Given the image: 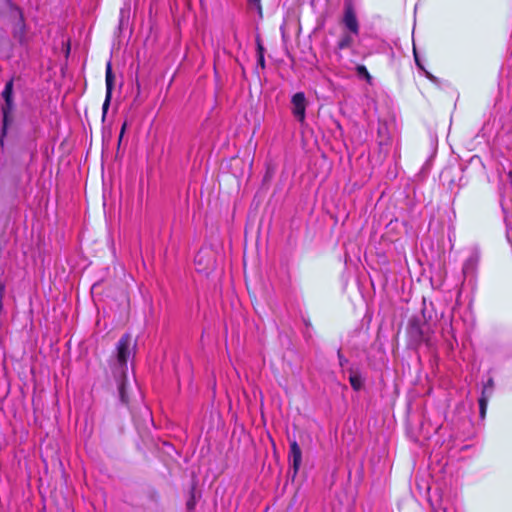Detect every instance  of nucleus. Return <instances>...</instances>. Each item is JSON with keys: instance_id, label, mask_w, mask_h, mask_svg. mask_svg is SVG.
Masks as SVG:
<instances>
[{"instance_id": "obj_14", "label": "nucleus", "mask_w": 512, "mask_h": 512, "mask_svg": "<svg viewBox=\"0 0 512 512\" xmlns=\"http://www.w3.org/2000/svg\"><path fill=\"white\" fill-rule=\"evenodd\" d=\"M119 395H120L121 402L122 403H126L127 402V398H126V393H125L124 381H121V383L119 384Z\"/></svg>"}, {"instance_id": "obj_3", "label": "nucleus", "mask_w": 512, "mask_h": 512, "mask_svg": "<svg viewBox=\"0 0 512 512\" xmlns=\"http://www.w3.org/2000/svg\"><path fill=\"white\" fill-rule=\"evenodd\" d=\"M480 261V251L473 247L468 251V255L463 263L462 273L464 278H474Z\"/></svg>"}, {"instance_id": "obj_19", "label": "nucleus", "mask_w": 512, "mask_h": 512, "mask_svg": "<svg viewBox=\"0 0 512 512\" xmlns=\"http://www.w3.org/2000/svg\"><path fill=\"white\" fill-rule=\"evenodd\" d=\"M259 62L262 66H264V57L262 55L260 56Z\"/></svg>"}, {"instance_id": "obj_15", "label": "nucleus", "mask_w": 512, "mask_h": 512, "mask_svg": "<svg viewBox=\"0 0 512 512\" xmlns=\"http://www.w3.org/2000/svg\"><path fill=\"white\" fill-rule=\"evenodd\" d=\"M338 358H339V363L340 365L343 367L345 363H347V359L345 357L342 356V354L340 353V351H338Z\"/></svg>"}, {"instance_id": "obj_18", "label": "nucleus", "mask_w": 512, "mask_h": 512, "mask_svg": "<svg viewBox=\"0 0 512 512\" xmlns=\"http://www.w3.org/2000/svg\"><path fill=\"white\" fill-rule=\"evenodd\" d=\"M414 55H415V61H416V64L418 65V67H421L420 62H419V60H418V57H417V54H416V52H415V51H414Z\"/></svg>"}, {"instance_id": "obj_9", "label": "nucleus", "mask_w": 512, "mask_h": 512, "mask_svg": "<svg viewBox=\"0 0 512 512\" xmlns=\"http://www.w3.org/2000/svg\"><path fill=\"white\" fill-rule=\"evenodd\" d=\"M359 34H354L352 32L344 31L335 46V52L336 54L341 57L340 52L345 49H349L353 46L355 37H357Z\"/></svg>"}, {"instance_id": "obj_6", "label": "nucleus", "mask_w": 512, "mask_h": 512, "mask_svg": "<svg viewBox=\"0 0 512 512\" xmlns=\"http://www.w3.org/2000/svg\"><path fill=\"white\" fill-rule=\"evenodd\" d=\"M105 82H106V95H105L104 103L102 105L103 117H105L107 110L109 108L111 97H112V90H113V86H114V75L112 73V67H111L110 62H108L106 65Z\"/></svg>"}, {"instance_id": "obj_2", "label": "nucleus", "mask_w": 512, "mask_h": 512, "mask_svg": "<svg viewBox=\"0 0 512 512\" xmlns=\"http://www.w3.org/2000/svg\"><path fill=\"white\" fill-rule=\"evenodd\" d=\"M13 80L8 81L5 84L4 90L2 92V97L5 101V105L2 107V113H3V126L0 136V144L3 146L4 144V137L7 133V128L9 124V113L13 110Z\"/></svg>"}, {"instance_id": "obj_8", "label": "nucleus", "mask_w": 512, "mask_h": 512, "mask_svg": "<svg viewBox=\"0 0 512 512\" xmlns=\"http://www.w3.org/2000/svg\"><path fill=\"white\" fill-rule=\"evenodd\" d=\"M289 461L294 470V475L297 474L302 463V451L295 440L290 442Z\"/></svg>"}, {"instance_id": "obj_1", "label": "nucleus", "mask_w": 512, "mask_h": 512, "mask_svg": "<svg viewBox=\"0 0 512 512\" xmlns=\"http://www.w3.org/2000/svg\"><path fill=\"white\" fill-rule=\"evenodd\" d=\"M117 372L125 377V372L127 370V361L132 355L134 351V346H132V337L130 334H124L117 343Z\"/></svg>"}, {"instance_id": "obj_10", "label": "nucleus", "mask_w": 512, "mask_h": 512, "mask_svg": "<svg viewBox=\"0 0 512 512\" xmlns=\"http://www.w3.org/2000/svg\"><path fill=\"white\" fill-rule=\"evenodd\" d=\"M356 73L359 78H363L367 81V83H372V76L368 72L367 68L364 65H357L356 66Z\"/></svg>"}, {"instance_id": "obj_5", "label": "nucleus", "mask_w": 512, "mask_h": 512, "mask_svg": "<svg viewBox=\"0 0 512 512\" xmlns=\"http://www.w3.org/2000/svg\"><path fill=\"white\" fill-rule=\"evenodd\" d=\"M292 114L300 122L305 121L306 97L303 92H297L292 96Z\"/></svg>"}, {"instance_id": "obj_17", "label": "nucleus", "mask_w": 512, "mask_h": 512, "mask_svg": "<svg viewBox=\"0 0 512 512\" xmlns=\"http://www.w3.org/2000/svg\"><path fill=\"white\" fill-rule=\"evenodd\" d=\"M260 1H261V0H249V2H250L251 4H255V5H257V6H258V8H259V9H261Z\"/></svg>"}, {"instance_id": "obj_13", "label": "nucleus", "mask_w": 512, "mask_h": 512, "mask_svg": "<svg viewBox=\"0 0 512 512\" xmlns=\"http://www.w3.org/2000/svg\"><path fill=\"white\" fill-rule=\"evenodd\" d=\"M486 388H487L486 396H488V398H490L492 395V392H493V388H494V381L492 378H489L487 380V382L483 386L482 391H484Z\"/></svg>"}, {"instance_id": "obj_11", "label": "nucleus", "mask_w": 512, "mask_h": 512, "mask_svg": "<svg viewBox=\"0 0 512 512\" xmlns=\"http://www.w3.org/2000/svg\"><path fill=\"white\" fill-rule=\"evenodd\" d=\"M349 382L355 391H359L363 386L362 378L359 374L353 373L349 376Z\"/></svg>"}, {"instance_id": "obj_16", "label": "nucleus", "mask_w": 512, "mask_h": 512, "mask_svg": "<svg viewBox=\"0 0 512 512\" xmlns=\"http://www.w3.org/2000/svg\"><path fill=\"white\" fill-rule=\"evenodd\" d=\"M125 129H126V123L123 124L122 128H121V131H120V135H119V143L121 142L122 140V137L124 135V132H125Z\"/></svg>"}, {"instance_id": "obj_12", "label": "nucleus", "mask_w": 512, "mask_h": 512, "mask_svg": "<svg viewBox=\"0 0 512 512\" xmlns=\"http://www.w3.org/2000/svg\"><path fill=\"white\" fill-rule=\"evenodd\" d=\"M487 388L482 391L481 397L479 398V409H480V416L484 418L486 409H487V403H488V396H486Z\"/></svg>"}, {"instance_id": "obj_4", "label": "nucleus", "mask_w": 512, "mask_h": 512, "mask_svg": "<svg viewBox=\"0 0 512 512\" xmlns=\"http://www.w3.org/2000/svg\"><path fill=\"white\" fill-rule=\"evenodd\" d=\"M342 24L346 29L345 31L352 32L354 34L360 33V25L354 7L351 3H345Z\"/></svg>"}, {"instance_id": "obj_7", "label": "nucleus", "mask_w": 512, "mask_h": 512, "mask_svg": "<svg viewBox=\"0 0 512 512\" xmlns=\"http://www.w3.org/2000/svg\"><path fill=\"white\" fill-rule=\"evenodd\" d=\"M425 329L426 325L413 320L409 323L408 333L415 342H429L430 339Z\"/></svg>"}]
</instances>
